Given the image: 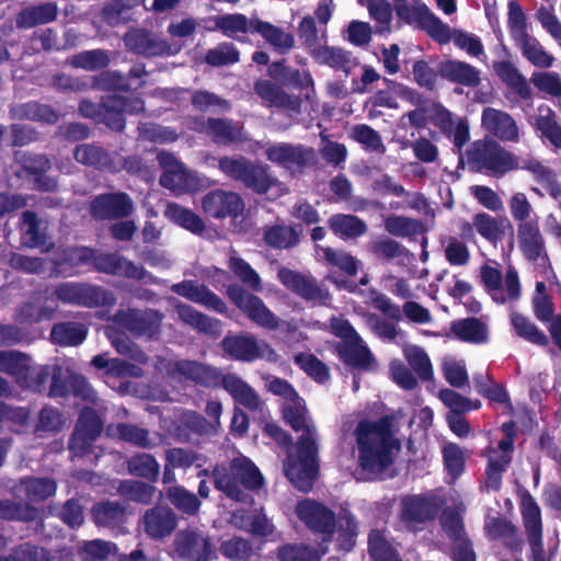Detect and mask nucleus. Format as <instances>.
<instances>
[{
    "label": "nucleus",
    "instance_id": "obj_1",
    "mask_svg": "<svg viewBox=\"0 0 561 561\" xmlns=\"http://www.w3.org/2000/svg\"><path fill=\"white\" fill-rule=\"evenodd\" d=\"M282 413L295 432L302 431L295 443V451H288L286 455L283 470L295 489L308 493L320 472L316 427L307 422L308 410L300 397L284 404Z\"/></svg>",
    "mask_w": 561,
    "mask_h": 561
},
{
    "label": "nucleus",
    "instance_id": "obj_2",
    "mask_svg": "<svg viewBox=\"0 0 561 561\" xmlns=\"http://www.w3.org/2000/svg\"><path fill=\"white\" fill-rule=\"evenodd\" d=\"M393 425L394 416L388 414L375 421L362 419L353 431L357 466L369 479H385L394 463V450L400 448V442L394 436Z\"/></svg>",
    "mask_w": 561,
    "mask_h": 561
},
{
    "label": "nucleus",
    "instance_id": "obj_3",
    "mask_svg": "<svg viewBox=\"0 0 561 561\" xmlns=\"http://www.w3.org/2000/svg\"><path fill=\"white\" fill-rule=\"evenodd\" d=\"M268 75L274 81L256 80L253 85L254 92L267 107H275L290 116L299 115L302 99L310 100L316 93L311 73L289 67L282 60L270 65Z\"/></svg>",
    "mask_w": 561,
    "mask_h": 561
},
{
    "label": "nucleus",
    "instance_id": "obj_4",
    "mask_svg": "<svg viewBox=\"0 0 561 561\" xmlns=\"http://www.w3.org/2000/svg\"><path fill=\"white\" fill-rule=\"evenodd\" d=\"M58 264L69 267L87 266L98 273L136 280H142L148 275L144 266L136 265L133 261L118 253L102 252L85 245H75L64 249L59 256Z\"/></svg>",
    "mask_w": 561,
    "mask_h": 561
},
{
    "label": "nucleus",
    "instance_id": "obj_5",
    "mask_svg": "<svg viewBox=\"0 0 561 561\" xmlns=\"http://www.w3.org/2000/svg\"><path fill=\"white\" fill-rule=\"evenodd\" d=\"M211 478L216 490L241 503H245L249 497L245 491H259L264 484L260 469L243 455L234 457L229 463H216Z\"/></svg>",
    "mask_w": 561,
    "mask_h": 561
},
{
    "label": "nucleus",
    "instance_id": "obj_6",
    "mask_svg": "<svg viewBox=\"0 0 561 561\" xmlns=\"http://www.w3.org/2000/svg\"><path fill=\"white\" fill-rule=\"evenodd\" d=\"M218 168L227 178L241 183L256 194H266L278 183V180L270 173L267 164L253 162L241 154L220 157Z\"/></svg>",
    "mask_w": 561,
    "mask_h": 561
},
{
    "label": "nucleus",
    "instance_id": "obj_7",
    "mask_svg": "<svg viewBox=\"0 0 561 561\" xmlns=\"http://www.w3.org/2000/svg\"><path fill=\"white\" fill-rule=\"evenodd\" d=\"M467 159L472 170L494 178L518 168L517 157L493 139L476 140L467 151Z\"/></svg>",
    "mask_w": 561,
    "mask_h": 561
},
{
    "label": "nucleus",
    "instance_id": "obj_8",
    "mask_svg": "<svg viewBox=\"0 0 561 561\" xmlns=\"http://www.w3.org/2000/svg\"><path fill=\"white\" fill-rule=\"evenodd\" d=\"M55 297L64 304L84 308H112L116 305L115 294L100 285L67 282L57 285L54 289Z\"/></svg>",
    "mask_w": 561,
    "mask_h": 561
},
{
    "label": "nucleus",
    "instance_id": "obj_9",
    "mask_svg": "<svg viewBox=\"0 0 561 561\" xmlns=\"http://www.w3.org/2000/svg\"><path fill=\"white\" fill-rule=\"evenodd\" d=\"M219 346L232 360L252 363L259 359H273L276 355L274 348L265 341L257 339L249 332H228L220 341Z\"/></svg>",
    "mask_w": 561,
    "mask_h": 561
},
{
    "label": "nucleus",
    "instance_id": "obj_10",
    "mask_svg": "<svg viewBox=\"0 0 561 561\" xmlns=\"http://www.w3.org/2000/svg\"><path fill=\"white\" fill-rule=\"evenodd\" d=\"M396 13L405 24L425 31L438 44H446L450 41L449 26L436 16L426 4L412 7L407 2H398Z\"/></svg>",
    "mask_w": 561,
    "mask_h": 561
},
{
    "label": "nucleus",
    "instance_id": "obj_11",
    "mask_svg": "<svg viewBox=\"0 0 561 561\" xmlns=\"http://www.w3.org/2000/svg\"><path fill=\"white\" fill-rule=\"evenodd\" d=\"M173 549L179 558L188 561H213L218 552L213 538L197 528L179 530L173 539Z\"/></svg>",
    "mask_w": 561,
    "mask_h": 561
},
{
    "label": "nucleus",
    "instance_id": "obj_12",
    "mask_svg": "<svg viewBox=\"0 0 561 561\" xmlns=\"http://www.w3.org/2000/svg\"><path fill=\"white\" fill-rule=\"evenodd\" d=\"M265 157L272 163L288 170L291 175H300L307 168L317 163L313 148L290 142L268 146L265 149Z\"/></svg>",
    "mask_w": 561,
    "mask_h": 561
},
{
    "label": "nucleus",
    "instance_id": "obj_13",
    "mask_svg": "<svg viewBox=\"0 0 561 561\" xmlns=\"http://www.w3.org/2000/svg\"><path fill=\"white\" fill-rule=\"evenodd\" d=\"M88 211L95 221L121 220L134 214L135 203L126 192H105L92 197Z\"/></svg>",
    "mask_w": 561,
    "mask_h": 561
},
{
    "label": "nucleus",
    "instance_id": "obj_14",
    "mask_svg": "<svg viewBox=\"0 0 561 561\" xmlns=\"http://www.w3.org/2000/svg\"><path fill=\"white\" fill-rule=\"evenodd\" d=\"M226 294L231 302L259 327L268 330L278 328L277 317L259 296L249 293L238 284L228 285Z\"/></svg>",
    "mask_w": 561,
    "mask_h": 561
},
{
    "label": "nucleus",
    "instance_id": "obj_15",
    "mask_svg": "<svg viewBox=\"0 0 561 561\" xmlns=\"http://www.w3.org/2000/svg\"><path fill=\"white\" fill-rule=\"evenodd\" d=\"M277 277L289 291L308 302L327 306L331 300L329 290L319 285L312 276L287 267H280L277 272Z\"/></svg>",
    "mask_w": 561,
    "mask_h": 561
},
{
    "label": "nucleus",
    "instance_id": "obj_16",
    "mask_svg": "<svg viewBox=\"0 0 561 561\" xmlns=\"http://www.w3.org/2000/svg\"><path fill=\"white\" fill-rule=\"evenodd\" d=\"M145 112V101L140 96L105 95L99 123L111 130L122 133L126 127L125 114L138 115Z\"/></svg>",
    "mask_w": 561,
    "mask_h": 561
},
{
    "label": "nucleus",
    "instance_id": "obj_17",
    "mask_svg": "<svg viewBox=\"0 0 561 561\" xmlns=\"http://www.w3.org/2000/svg\"><path fill=\"white\" fill-rule=\"evenodd\" d=\"M295 513L300 522L313 533L321 534L324 540H330L336 531L335 513L320 502L310 499L299 501Z\"/></svg>",
    "mask_w": 561,
    "mask_h": 561
},
{
    "label": "nucleus",
    "instance_id": "obj_18",
    "mask_svg": "<svg viewBox=\"0 0 561 561\" xmlns=\"http://www.w3.org/2000/svg\"><path fill=\"white\" fill-rule=\"evenodd\" d=\"M114 321L136 336L158 337L161 331L162 314L152 309H119Z\"/></svg>",
    "mask_w": 561,
    "mask_h": 561
},
{
    "label": "nucleus",
    "instance_id": "obj_19",
    "mask_svg": "<svg viewBox=\"0 0 561 561\" xmlns=\"http://www.w3.org/2000/svg\"><path fill=\"white\" fill-rule=\"evenodd\" d=\"M244 201L239 193L216 188L202 198L204 214L213 219H237L244 210Z\"/></svg>",
    "mask_w": 561,
    "mask_h": 561
},
{
    "label": "nucleus",
    "instance_id": "obj_20",
    "mask_svg": "<svg viewBox=\"0 0 561 561\" xmlns=\"http://www.w3.org/2000/svg\"><path fill=\"white\" fill-rule=\"evenodd\" d=\"M371 306L393 322L402 320V313L412 322L425 324L431 322L428 309L416 301H407L402 306L394 304L388 296L377 290H371Z\"/></svg>",
    "mask_w": 561,
    "mask_h": 561
},
{
    "label": "nucleus",
    "instance_id": "obj_21",
    "mask_svg": "<svg viewBox=\"0 0 561 561\" xmlns=\"http://www.w3.org/2000/svg\"><path fill=\"white\" fill-rule=\"evenodd\" d=\"M15 366L10 376L18 386L39 393L47 390L53 374L50 365H32L31 357L19 352Z\"/></svg>",
    "mask_w": 561,
    "mask_h": 561
},
{
    "label": "nucleus",
    "instance_id": "obj_22",
    "mask_svg": "<svg viewBox=\"0 0 561 561\" xmlns=\"http://www.w3.org/2000/svg\"><path fill=\"white\" fill-rule=\"evenodd\" d=\"M522 517L533 561H546L542 545L541 511L535 499L529 494L523 500Z\"/></svg>",
    "mask_w": 561,
    "mask_h": 561
},
{
    "label": "nucleus",
    "instance_id": "obj_23",
    "mask_svg": "<svg viewBox=\"0 0 561 561\" xmlns=\"http://www.w3.org/2000/svg\"><path fill=\"white\" fill-rule=\"evenodd\" d=\"M171 291L194 302L205 307L208 310L220 314L227 313L226 302L205 284L197 280L184 279L175 283L170 287Z\"/></svg>",
    "mask_w": 561,
    "mask_h": 561
},
{
    "label": "nucleus",
    "instance_id": "obj_24",
    "mask_svg": "<svg viewBox=\"0 0 561 561\" xmlns=\"http://www.w3.org/2000/svg\"><path fill=\"white\" fill-rule=\"evenodd\" d=\"M430 122L437 127L442 134L451 139L455 147L461 149L469 141V125L466 119L455 122L453 114L440 104H436L430 115Z\"/></svg>",
    "mask_w": 561,
    "mask_h": 561
},
{
    "label": "nucleus",
    "instance_id": "obj_25",
    "mask_svg": "<svg viewBox=\"0 0 561 561\" xmlns=\"http://www.w3.org/2000/svg\"><path fill=\"white\" fill-rule=\"evenodd\" d=\"M520 251L529 262H537L539 259L548 261L545 239L540 232L539 224L536 220L520 222L517 228Z\"/></svg>",
    "mask_w": 561,
    "mask_h": 561
},
{
    "label": "nucleus",
    "instance_id": "obj_26",
    "mask_svg": "<svg viewBox=\"0 0 561 561\" xmlns=\"http://www.w3.org/2000/svg\"><path fill=\"white\" fill-rule=\"evenodd\" d=\"M482 127L503 141H517L518 127L514 118L506 112L485 107L481 115Z\"/></svg>",
    "mask_w": 561,
    "mask_h": 561
},
{
    "label": "nucleus",
    "instance_id": "obj_27",
    "mask_svg": "<svg viewBox=\"0 0 561 561\" xmlns=\"http://www.w3.org/2000/svg\"><path fill=\"white\" fill-rule=\"evenodd\" d=\"M144 531L152 539L170 536L176 528L178 517L168 507L154 506L146 511L142 517Z\"/></svg>",
    "mask_w": 561,
    "mask_h": 561
},
{
    "label": "nucleus",
    "instance_id": "obj_28",
    "mask_svg": "<svg viewBox=\"0 0 561 561\" xmlns=\"http://www.w3.org/2000/svg\"><path fill=\"white\" fill-rule=\"evenodd\" d=\"M311 58L320 66L343 71L345 77H348L352 70L359 65L352 51L339 46L321 45L312 51Z\"/></svg>",
    "mask_w": 561,
    "mask_h": 561
},
{
    "label": "nucleus",
    "instance_id": "obj_29",
    "mask_svg": "<svg viewBox=\"0 0 561 561\" xmlns=\"http://www.w3.org/2000/svg\"><path fill=\"white\" fill-rule=\"evenodd\" d=\"M116 151L110 152L102 146L95 144H79L73 149V159L88 168L101 172H112L115 169L114 157Z\"/></svg>",
    "mask_w": 561,
    "mask_h": 561
},
{
    "label": "nucleus",
    "instance_id": "obj_30",
    "mask_svg": "<svg viewBox=\"0 0 561 561\" xmlns=\"http://www.w3.org/2000/svg\"><path fill=\"white\" fill-rule=\"evenodd\" d=\"M10 117L18 121H32L45 125H56L60 121V113L49 104L38 101H28L10 107Z\"/></svg>",
    "mask_w": 561,
    "mask_h": 561
},
{
    "label": "nucleus",
    "instance_id": "obj_31",
    "mask_svg": "<svg viewBox=\"0 0 561 561\" xmlns=\"http://www.w3.org/2000/svg\"><path fill=\"white\" fill-rule=\"evenodd\" d=\"M224 388L234 400L250 411L260 409L261 400L257 392L241 377L236 374L221 375L218 388Z\"/></svg>",
    "mask_w": 561,
    "mask_h": 561
},
{
    "label": "nucleus",
    "instance_id": "obj_32",
    "mask_svg": "<svg viewBox=\"0 0 561 561\" xmlns=\"http://www.w3.org/2000/svg\"><path fill=\"white\" fill-rule=\"evenodd\" d=\"M174 371L185 379L207 388H218L222 375L218 368L190 359L175 362Z\"/></svg>",
    "mask_w": 561,
    "mask_h": 561
},
{
    "label": "nucleus",
    "instance_id": "obj_33",
    "mask_svg": "<svg viewBox=\"0 0 561 561\" xmlns=\"http://www.w3.org/2000/svg\"><path fill=\"white\" fill-rule=\"evenodd\" d=\"M301 233V225L280 221L263 228V240L272 249L289 250L299 244Z\"/></svg>",
    "mask_w": 561,
    "mask_h": 561
},
{
    "label": "nucleus",
    "instance_id": "obj_34",
    "mask_svg": "<svg viewBox=\"0 0 561 561\" xmlns=\"http://www.w3.org/2000/svg\"><path fill=\"white\" fill-rule=\"evenodd\" d=\"M327 225L343 241L357 240L368 232L366 221L353 214H333L328 218Z\"/></svg>",
    "mask_w": 561,
    "mask_h": 561
},
{
    "label": "nucleus",
    "instance_id": "obj_35",
    "mask_svg": "<svg viewBox=\"0 0 561 561\" xmlns=\"http://www.w3.org/2000/svg\"><path fill=\"white\" fill-rule=\"evenodd\" d=\"M438 506L424 495H407L401 500V519L405 523H425L437 514Z\"/></svg>",
    "mask_w": 561,
    "mask_h": 561
},
{
    "label": "nucleus",
    "instance_id": "obj_36",
    "mask_svg": "<svg viewBox=\"0 0 561 561\" xmlns=\"http://www.w3.org/2000/svg\"><path fill=\"white\" fill-rule=\"evenodd\" d=\"M260 19L256 16L248 18L242 13H227L222 15L215 16V27L214 30L221 32L222 35L234 38L239 42H244L241 37L237 36V34H255L254 30L256 22ZM213 31V28H210Z\"/></svg>",
    "mask_w": 561,
    "mask_h": 561
},
{
    "label": "nucleus",
    "instance_id": "obj_37",
    "mask_svg": "<svg viewBox=\"0 0 561 561\" xmlns=\"http://www.w3.org/2000/svg\"><path fill=\"white\" fill-rule=\"evenodd\" d=\"M58 16L55 2H44L22 9L15 15V25L20 30H28L54 22Z\"/></svg>",
    "mask_w": 561,
    "mask_h": 561
},
{
    "label": "nucleus",
    "instance_id": "obj_38",
    "mask_svg": "<svg viewBox=\"0 0 561 561\" xmlns=\"http://www.w3.org/2000/svg\"><path fill=\"white\" fill-rule=\"evenodd\" d=\"M484 530L492 540L501 539L506 548L512 551L520 552L523 549V539L518 534L517 527L503 517H493L485 522Z\"/></svg>",
    "mask_w": 561,
    "mask_h": 561
},
{
    "label": "nucleus",
    "instance_id": "obj_39",
    "mask_svg": "<svg viewBox=\"0 0 561 561\" xmlns=\"http://www.w3.org/2000/svg\"><path fill=\"white\" fill-rule=\"evenodd\" d=\"M91 518L98 527L114 529L126 522V507L121 502L103 500L93 504Z\"/></svg>",
    "mask_w": 561,
    "mask_h": 561
},
{
    "label": "nucleus",
    "instance_id": "obj_40",
    "mask_svg": "<svg viewBox=\"0 0 561 561\" xmlns=\"http://www.w3.org/2000/svg\"><path fill=\"white\" fill-rule=\"evenodd\" d=\"M339 358L346 365L359 370H368L374 356L369 347L362 341H352L348 343H339L335 346Z\"/></svg>",
    "mask_w": 561,
    "mask_h": 561
},
{
    "label": "nucleus",
    "instance_id": "obj_41",
    "mask_svg": "<svg viewBox=\"0 0 561 561\" xmlns=\"http://www.w3.org/2000/svg\"><path fill=\"white\" fill-rule=\"evenodd\" d=\"M31 503H41L54 496L57 491V482L48 477L27 476L20 479L16 485Z\"/></svg>",
    "mask_w": 561,
    "mask_h": 561
},
{
    "label": "nucleus",
    "instance_id": "obj_42",
    "mask_svg": "<svg viewBox=\"0 0 561 561\" xmlns=\"http://www.w3.org/2000/svg\"><path fill=\"white\" fill-rule=\"evenodd\" d=\"M439 73L450 82L476 88L480 84V71L472 65L460 60H447L439 66Z\"/></svg>",
    "mask_w": 561,
    "mask_h": 561
},
{
    "label": "nucleus",
    "instance_id": "obj_43",
    "mask_svg": "<svg viewBox=\"0 0 561 561\" xmlns=\"http://www.w3.org/2000/svg\"><path fill=\"white\" fill-rule=\"evenodd\" d=\"M495 75L507 85L520 100H529L531 98V88L526 78L519 70L508 60L493 62Z\"/></svg>",
    "mask_w": 561,
    "mask_h": 561
},
{
    "label": "nucleus",
    "instance_id": "obj_44",
    "mask_svg": "<svg viewBox=\"0 0 561 561\" xmlns=\"http://www.w3.org/2000/svg\"><path fill=\"white\" fill-rule=\"evenodd\" d=\"M179 318L187 325L208 335L217 336L221 332V322L214 319L190 305L179 304L176 306Z\"/></svg>",
    "mask_w": 561,
    "mask_h": 561
},
{
    "label": "nucleus",
    "instance_id": "obj_45",
    "mask_svg": "<svg viewBox=\"0 0 561 561\" xmlns=\"http://www.w3.org/2000/svg\"><path fill=\"white\" fill-rule=\"evenodd\" d=\"M471 455V450L462 448L453 442H448L442 447L444 469L453 482L463 474L467 460Z\"/></svg>",
    "mask_w": 561,
    "mask_h": 561
},
{
    "label": "nucleus",
    "instance_id": "obj_46",
    "mask_svg": "<svg viewBox=\"0 0 561 561\" xmlns=\"http://www.w3.org/2000/svg\"><path fill=\"white\" fill-rule=\"evenodd\" d=\"M21 244L28 249L46 244V233L41 229V220L33 210H24L20 219Z\"/></svg>",
    "mask_w": 561,
    "mask_h": 561
},
{
    "label": "nucleus",
    "instance_id": "obj_47",
    "mask_svg": "<svg viewBox=\"0 0 561 561\" xmlns=\"http://www.w3.org/2000/svg\"><path fill=\"white\" fill-rule=\"evenodd\" d=\"M208 138L217 145H231L241 139V126L227 117H209Z\"/></svg>",
    "mask_w": 561,
    "mask_h": 561
},
{
    "label": "nucleus",
    "instance_id": "obj_48",
    "mask_svg": "<svg viewBox=\"0 0 561 561\" xmlns=\"http://www.w3.org/2000/svg\"><path fill=\"white\" fill-rule=\"evenodd\" d=\"M88 328L80 322L65 321L55 323L50 339L60 346H78L87 339Z\"/></svg>",
    "mask_w": 561,
    "mask_h": 561
},
{
    "label": "nucleus",
    "instance_id": "obj_49",
    "mask_svg": "<svg viewBox=\"0 0 561 561\" xmlns=\"http://www.w3.org/2000/svg\"><path fill=\"white\" fill-rule=\"evenodd\" d=\"M514 42L520 49L522 55L533 66L538 68H550L553 65L554 57L545 50L536 37L526 34Z\"/></svg>",
    "mask_w": 561,
    "mask_h": 561
},
{
    "label": "nucleus",
    "instance_id": "obj_50",
    "mask_svg": "<svg viewBox=\"0 0 561 561\" xmlns=\"http://www.w3.org/2000/svg\"><path fill=\"white\" fill-rule=\"evenodd\" d=\"M254 30L280 54H287L295 45L293 34L286 33L282 27L271 22L260 20L256 22Z\"/></svg>",
    "mask_w": 561,
    "mask_h": 561
},
{
    "label": "nucleus",
    "instance_id": "obj_51",
    "mask_svg": "<svg viewBox=\"0 0 561 561\" xmlns=\"http://www.w3.org/2000/svg\"><path fill=\"white\" fill-rule=\"evenodd\" d=\"M368 553L373 561H402L386 531L371 529L368 534Z\"/></svg>",
    "mask_w": 561,
    "mask_h": 561
},
{
    "label": "nucleus",
    "instance_id": "obj_52",
    "mask_svg": "<svg viewBox=\"0 0 561 561\" xmlns=\"http://www.w3.org/2000/svg\"><path fill=\"white\" fill-rule=\"evenodd\" d=\"M453 333L463 342L480 344L488 340V329L478 318H466L451 324Z\"/></svg>",
    "mask_w": 561,
    "mask_h": 561
},
{
    "label": "nucleus",
    "instance_id": "obj_53",
    "mask_svg": "<svg viewBox=\"0 0 561 561\" xmlns=\"http://www.w3.org/2000/svg\"><path fill=\"white\" fill-rule=\"evenodd\" d=\"M358 3L366 5L369 18L375 22V32L377 34H388L391 32L393 8L388 0H358Z\"/></svg>",
    "mask_w": 561,
    "mask_h": 561
},
{
    "label": "nucleus",
    "instance_id": "obj_54",
    "mask_svg": "<svg viewBox=\"0 0 561 561\" xmlns=\"http://www.w3.org/2000/svg\"><path fill=\"white\" fill-rule=\"evenodd\" d=\"M473 226L478 233L490 242H497L504 238L505 228L512 230V225L505 219H496L486 213H479L473 217Z\"/></svg>",
    "mask_w": 561,
    "mask_h": 561
},
{
    "label": "nucleus",
    "instance_id": "obj_55",
    "mask_svg": "<svg viewBox=\"0 0 561 561\" xmlns=\"http://www.w3.org/2000/svg\"><path fill=\"white\" fill-rule=\"evenodd\" d=\"M165 496L178 511L188 516L196 515L202 506L198 496L183 485L169 486Z\"/></svg>",
    "mask_w": 561,
    "mask_h": 561
},
{
    "label": "nucleus",
    "instance_id": "obj_56",
    "mask_svg": "<svg viewBox=\"0 0 561 561\" xmlns=\"http://www.w3.org/2000/svg\"><path fill=\"white\" fill-rule=\"evenodd\" d=\"M126 47L137 55L154 56L160 47L153 35L144 28H134L124 36Z\"/></svg>",
    "mask_w": 561,
    "mask_h": 561
},
{
    "label": "nucleus",
    "instance_id": "obj_57",
    "mask_svg": "<svg viewBox=\"0 0 561 561\" xmlns=\"http://www.w3.org/2000/svg\"><path fill=\"white\" fill-rule=\"evenodd\" d=\"M165 216L180 227L201 234L205 231V224L203 219L193 210L185 208L176 203L168 204Z\"/></svg>",
    "mask_w": 561,
    "mask_h": 561
},
{
    "label": "nucleus",
    "instance_id": "obj_58",
    "mask_svg": "<svg viewBox=\"0 0 561 561\" xmlns=\"http://www.w3.org/2000/svg\"><path fill=\"white\" fill-rule=\"evenodd\" d=\"M127 469L130 474L153 483L160 476V466L156 458L146 453L136 454L127 460Z\"/></svg>",
    "mask_w": 561,
    "mask_h": 561
},
{
    "label": "nucleus",
    "instance_id": "obj_59",
    "mask_svg": "<svg viewBox=\"0 0 561 561\" xmlns=\"http://www.w3.org/2000/svg\"><path fill=\"white\" fill-rule=\"evenodd\" d=\"M38 510L30 503H20L9 499L0 500V519L8 522H34Z\"/></svg>",
    "mask_w": 561,
    "mask_h": 561
},
{
    "label": "nucleus",
    "instance_id": "obj_60",
    "mask_svg": "<svg viewBox=\"0 0 561 561\" xmlns=\"http://www.w3.org/2000/svg\"><path fill=\"white\" fill-rule=\"evenodd\" d=\"M525 169L533 173L535 181L541 184L553 199L561 203V184L551 168L539 161H529Z\"/></svg>",
    "mask_w": 561,
    "mask_h": 561
},
{
    "label": "nucleus",
    "instance_id": "obj_61",
    "mask_svg": "<svg viewBox=\"0 0 561 561\" xmlns=\"http://www.w3.org/2000/svg\"><path fill=\"white\" fill-rule=\"evenodd\" d=\"M162 187L168 188L174 193L191 192L195 187V179L187 171L184 164L174 170L162 172L159 179Z\"/></svg>",
    "mask_w": 561,
    "mask_h": 561
},
{
    "label": "nucleus",
    "instance_id": "obj_62",
    "mask_svg": "<svg viewBox=\"0 0 561 561\" xmlns=\"http://www.w3.org/2000/svg\"><path fill=\"white\" fill-rule=\"evenodd\" d=\"M294 363L318 383H324L330 379L329 367L311 353L301 352L296 354Z\"/></svg>",
    "mask_w": 561,
    "mask_h": 561
},
{
    "label": "nucleus",
    "instance_id": "obj_63",
    "mask_svg": "<svg viewBox=\"0 0 561 561\" xmlns=\"http://www.w3.org/2000/svg\"><path fill=\"white\" fill-rule=\"evenodd\" d=\"M165 461L171 468L187 469L192 466L202 468L207 457L190 448L173 447L165 451Z\"/></svg>",
    "mask_w": 561,
    "mask_h": 561
},
{
    "label": "nucleus",
    "instance_id": "obj_64",
    "mask_svg": "<svg viewBox=\"0 0 561 561\" xmlns=\"http://www.w3.org/2000/svg\"><path fill=\"white\" fill-rule=\"evenodd\" d=\"M67 62L73 68L96 71L108 66L110 57L105 50L91 49L72 55L67 59Z\"/></svg>",
    "mask_w": 561,
    "mask_h": 561
}]
</instances>
